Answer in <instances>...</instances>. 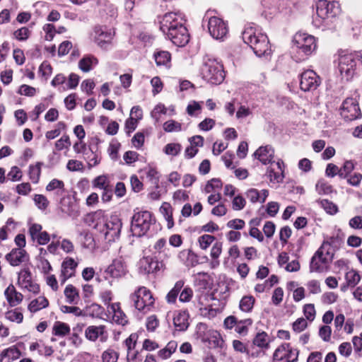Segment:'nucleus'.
<instances>
[{
  "label": "nucleus",
  "mask_w": 362,
  "mask_h": 362,
  "mask_svg": "<svg viewBox=\"0 0 362 362\" xmlns=\"http://www.w3.org/2000/svg\"><path fill=\"white\" fill-rule=\"evenodd\" d=\"M34 202L38 209L45 210L49 205V201L45 196L42 194H35L34 197Z\"/></svg>",
  "instance_id": "60"
},
{
  "label": "nucleus",
  "mask_w": 362,
  "mask_h": 362,
  "mask_svg": "<svg viewBox=\"0 0 362 362\" xmlns=\"http://www.w3.org/2000/svg\"><path fill=\"white\" fill-rule=\"evenodd\" d=\"M345 280L347 286L353 288L361 281V276L356 271L351 269L345 274Z\"/></svg>",
  "instance_id": "43"
},
{
  "label": "nucleus",
  "mask_w": 362,
  "mask_h": 362,
  "mask_svg": "<svg viewBox=\"0 0 362 362\" xmlns=\"http://www.w3.org/2000/svg\"><path fill=\"white\" fill-rule=\"evenodd\" d=\"M103 313V308L96 303H93L86 308V314L92 317H98L102 315Z\"/></svg>",
  "instance_id": "57"
},
{
  "label": "nucleus",
  "mask_w": 362,
  "mask_h": 362,
  "mask_svg": "<svg viewBox=\"0 0 362 362\" xmlns=\"http://www.w3.org/2000/svg\"><path fill=\"white\" fill-rule=\"evenodd\" d=\"M293 49L302 54L299 60L310 54L317 47L315 37L304 33H297L293 37Z\"/></svg>",
  "instance_id": "7"
},
{
  "label": "nucleus",
  "mask_w": 362,
  "mask_h": 362,
  "mask_svg": "<svg viewBox=\"0 0 362 362\" xmlns=\"http://www.w3.org/2000/svg\"><path fill=\"white\" fill-rule=\"evenodd\" d=\"M254 156L263 165L274 163V149L270 145L260 146L254 153Z\"/></svg>",
  "instance_id": "22"
},
{
  "label": "nucleus",
  "mask_w": 362,
  "mask_h": 362,
  "mask_svg": "<svg viewBox=\"0 0 362 362\" xmlns=\"http://www.w3.org/2000/svg\"><path fill=\"white\" fill-rule=\"evenodd\" d=\"M66 127L65 124L63 122H59L57 124V128L46 132L45 136L47 139H54L60 135L61 131L64 129Z\"/></svg>",
  "instance_id": "55"
},
{
  "label": "nucleus",
  "mask_w": 362,
  "mask_h": 362,
  "mask_svg": "<svg viewBox=\"0 0 362 362\" xmlns=\"http://www.w3.org/2000/svg\"><path fill=\"white\" fill-rule=\"evenodd\" d=\"M253 344L259 347H265L268 344V336L266 332L258 333L253 340Z\"/></svg>",
  "instance_id": "56"
},
{
  "label": "nucleus",
  "mask_w": 362,
  "mask_h": 362,
  "mask_svg": "<svg viewBox=\"0 0 362 362\" xmlns=\"http://www.w3.org/2000/svg\"><path fill=\"white\" fill-rule=\"evenodd\" d=\"M177 347V344L175 341H170L168 343L166 346L158 351V356L162 360L168 358L173 353H174Z\"/></svg>",
  "instance_id": "42"
},
{
  "label": "nucleus",
  "mask_w": 362,
  "mask_h": 362,
  "mask_svg": "<svg viewBox=\"0 0 362 362\" xmlns=\"http://www.w3.org/2000/svg\"><path fill=\"white\" fill-rule=\"evenodd\" d=\"M137 339V334L133 333L124 341V344L127 350V359L129 362L137 358V351H135Z\"/></svg>",
  "instance_id": "25"
},
{
  "label": "nucleus",
  "mask_w": 362,
  "mask_h": 362,
  "mask_svg": "<svg viewBox=\"0 0 362 362\" xmlns=\"http://www.w3.org/2000/svg\"><path fill=\"white\" fill-rule=\"evenodd\" d=\"M182 146L177 143L168 144L164 148V153L169 156H175L181 151Z\"/></svg>",
  "instance_id": "53"
},
{
  "label": "nucleus",
  "mask_w": 362,
  "mask_h": 362,
  "mask_svg": "<svg viewBox=\"0 0 362 362\" xmlns=\"http://www.w3.org/2000/svg\"><path fill=\"white\" fill-rule=\"evenodd\" d=\"M85 336L88 340L92 341H95L99 338L102 342H105L108 338V334L104 325H91L88 327L85 331Z\"/></svg>",
  "instance_id": "21"
},
{
  "label": "nucleus",
  "mask_w": 362,
  "mask_h": 362,
  "mask_svg": "<svg viewBox=\"0 0 362 362\" xmlns=\"http://www.w3.org/2000/svg\"><path fill=\"white\" fill-rule=\"evenodd\" d=\"M189 314L186 311H178L173 317V324L178 331H185L189 326Z\"/></svg>",
  "instance_id": "26"
},
{
  "label": "nucleus",
  "mask_w": 362,
  "mask_h": 362,
  "mask_svg": "<svg viewBox=\"0 0 362 362\" xmlns=\"http://www.w3.org/2000/svg\"><path fill=\"white\" fill-rule=\"evenodd\" d=\"M156 222L153 214L148 211L135 213L132 218L131 230L133 235L141 237L146 234Z\"/></svg>",
  "instance_id": "5"
},
{
  "label": "nucleus",
  "mask_w": 362,
  "mask_h": 362,
  "mask_svg": "<svg viewBox=\"0 0 362 362\" xmlns=\"http://www.w3.org/2000/svg\"><path fill=\"white\" fill-rule=\"evenodd\" d=\"M21 354L19 349L13 346L4 349L0 354V361H15L20 358Z\"/></svg>",
  "instance_id": "33"
},
{
  "label": "nucleus",
  "mask_w": 362,
  "mask_h": 362,
  "mask_svg": "<svg viewBox=\"0 0 362 362\" xmlns=\"http://www.w3.org/2000/svg\"><path fill=\"white\" fill-rule=\"evenodd\" d=\"M341 117L347 121H352L361 117V110L358 102L354 98H347L342 103Z\"/></svg>",
  "instance_id": "13"
},
{
  "label": "nucleus",
  "mask_w": 362,
  "mask_h": 362,
  "mask_svg": "<svg viewBox=\"0 0 362 362\" xmlns=\"http://www.w3.org/2000/svg\"><path fill=\"white\" fill-rule=\"evenodd\" d=\"M46 190L48 192L55 191V194L62 196L65 193L64 183L63 181L53 179L46 186Z\"/></svg>",
  "instance_id": "36"
},
{
  "label": "nucleus",
  "mask_w": 362,
  "mask_h": 362,
  "mask_svg": "<svg viewBox=\"0 0 362 362\" xmlns=\"http://www.w3.org/2000/svg\"><path fill=\"white\" fill-rule=\"evenodd\" d=\"M84 159L86 160L88 168L90 169L97 166L100 163L101 155L100 153L89 148L88 151H85Z\"/></svg>",
  "instance_id": "30"
},
{
  "label": "nucleus",
  "mask_w": 362,
  "mask_h": 362,
  "mask_svg": "<svg viewBox=\"0 0 362 362\" xmlns=\"http://www.w3.org/2000/svg\"><path fill=\"white\" fill-rule=\"evenodd\" d=\"M98 64V59L93 56H86L78 62V67L83 72H88Z\"/></svg>",
  "instance_id": "34"
},
{
  "label": "nucleus",
  "mask_w": 362,
  "mask_h": 362,
  "mask_svg": "<svg viewBox=\"0 0 362 362\" xmlns=\"http://www.w3.org/2000/svg\"><path fill=\"white\" fill-rule=\"evenodd\" d=\"M245 43L247 44L257 57L270 54L268 37L256 26L248 25L242 33Z\"/></svg>",
  "instance_id": "1"
},
{
  "label": "nucleus",
  "mask_w": 362,
  "mask_h": 362,
  "mask_svg": "<svg viewBox=\"0 0 362 362\" xmlns=\"http://www.w3.org/2000/svg\"><path fill=\"white\" fill-rule=\"evenodd\" d=\"M180 293L179 300L182 303L189 302L193 296V291L189 287L184 288Z\"/></svg>",
  "instance_id": "64"
},
{
  "label": "nucleus",
  "mask_w": 362,
  "mask_h": 362,
  "mask_svg": "<svg viewBox=\"0 0 362 362\" xmlns=\"http://www.w3.org/2000/svg\"><path fill=\"white\" fill-rule=\"evenodd\" d=\"M5 317L11 322L19 324L23 322V315L19 308H16L7 311Z\"/></svg>",
  "instance_id": "47"
},
{
  "label": "nucleus",
  "mask_w": 362,
  "mask_h": 362,
  "mask_svg": "<svg viewBox=\"0 0 362 362\" xmlns=\"http://www.w3.org/2000/svg\"><path fill=\"white\" fill-rule=\"evenodd\" d=\"M207 27L211 36L216 40L223 41L228 36V25L218 17H210L208 19Z\"/></svg>",
  "instance_id": "12"
},
{
  "label": "nucleus",
  "mask_w": 362,
  "mask_h": 362,
  "mask_svg": "<svg viewBox=\"0 0 362 362\" xmlns=\"http://www.w3.org/2000/svg\"><path fill=\"white\" fill-rule=\"evenodd\" d=\"M216 238L211 235L204 234L198 238V244L202 250H207L215 241Z\"/></svg>",
  "instance_id": "49"
},
{
  "label": "nucleus",
  "mask_w": 362,
  "mask_h": 362,
  "mask_svg": "<svg viewBox=\"0 0 362 362\" xmlns=\"http://www.w3.org/2000/svg\"><path fill=\"white\" fill-rule=\"evenodd\" d=\"M4 296L11 307H15L19 305L23 299V296L20 292H18L13 284H10L4 291Z\"/></svg>",
  "instance_id": "24"
},
{
  "label": "nucleus",
  "mask_w": 362,
  "mask_h": 362,
  "mask_svg": "<svg viewBox=\"0 0 362 362\" xmlns=\"http://www.w3.org/2000/svg\"><path fill=\"white\" fill-rule=\"evenodd\" d=\"M167 37L177 47H184L189 40V35L185 25L170 32Z\"/></svg>",
  "instance_id": "19"
},
{
  "label": "nucleus",
  "mask_w": 362,
  "mask_h": 362,
  "mask_svg": "<svg viewBox=\"0 0 362 362\" xmlns=\"http://www.w3.org/2000/svg\"><path fill=\"white\" fill-rule=\"evenodd\" d=\"M167 112V109L163 104H158L157 105L153 110H152L151 115V117L156 119V122H158L160 119V115L161 114L165 115Z\"/></svg>",
  "instance_id": "63"
},
{
  "label": "nucleus",
  "mask_w": 362,
  "mask_h": 362,
  "mask_svg": "<svg viewBox=\"0 0 362 362\" xmlns=\"http://www.w3.org/2000/svg\"><path fill=\"white\" fill-rule=\"evenodd\" d=\"M83 236V245L86 248L93 249L95 247L94 238L91 233L88 232H83L81 233Z\"/></svg>",
  "instance_id": "61"
},
{
  "label": "nucleus",
  "mask_w": 362,
  "mask_h": 362,
  "mask_svg": "<svg viewBox=\"0 0 362 362\" xmlns=\"http://www.w3.org/2000/svg\"><path fill=\"white\" fill-rule=\"evenodd\" d=\"M42 165V163L37 162L35 165H30L29 166V177L30 180L35 184H37L39 182L41 174V166Z\"/></svg>",
  "instance_id": "41"
},
{
  "label": "nucleus",
  "mask_w": 362,
  "mask_h": 362,
  "mask_svg": "<svg viewBox=\"0 0 362 362\" xmlns=\"http://www.w3.org/2000/svg\"><path fill=\"white\" fill-rule=\"evenodd\" d=\"M317 203L319 206L323 208L327 213L329 214H335L338 211L337 206L334 203L329 202L327 199L317 200Z\"/></svg>",
  "instance_id": "50"
},
{
  "label": "nucleus",
  "mask_w": 362,
  "mask_h": 362,
  "mask_svg": "<svg viewBox=\"0 0 362 362\" xmlns=\"http://www.w3.org/2000/svg\"><path fill=\"white\" fill-rule=\"evenodd\" d=\"M25 257V251L22 249H13L11 252L6 255V260L12 266H18L24 262Z\"/></svg>",
  "instance_id": "28"
},
{
  "label": "nucleus",
  "mask_w": 362,
  "mask_h": 362,
  "mask_svg": "<svg viewBox=\"0 0 362 362\" xmlns=\"http://www.w3.org/2000/svg\"><path fill=\"white\" fill-rule=\"evenodd\" d=\"M76 267L77 263L73 258L67 257L63 261L60 276L62 283H64L68 279L74 276Z\"/></svg>",
  "instance_id": "23"
},
{
  "label": "nucleus",
  "mask_w": 362,
  "mask_h": 362,
  "mask_svg": "<svg viewBox=\"0 0 362 362\" xmlns=\"http://www.w3.org/2000/svg\"><path fill=\"white\" fill-rule=\"evenodd\" d=\"M341 12L340 4L337 1L319 0L316 4V16L313 19V24L316 28L327 25Z\"/></svg>",
  "instance_id": "3"
},
{
  "label": "nucleus",
  "mask_w": 362,
  "mask_h": 362,
  "mask_svg": "<svg viewBox=\"0 0 362 362\" xmlns=\"http://www.w3.org/2000/svg\"><path fill=\"white\" fill-rule=\"evenodd\" d=\"M79 76L76 74H71L69 76L66 86L63 87V90L74 89L77 87L79 82Z\"/></svg>",
  "instance_id": "62"
},
{
  "label": "nucleus",
  "mask_w": 362,
  "mask_h": 362,
  "mask_svg": "<svg viewBox=\"0 0 362 362\" xmlns=\"http://www.w3.org/2000/svg\"><path fill=\"white\" fill-rule=\"evenodd\" d=\"M107 218L105 212L100 209L86 214L83 218V221L86 225L99 232L101 227H104V223Z\"/></svg>",
  "instance_id": "16"
},
{
  "label": "nucleus",
  "mask_w": 362,
  "mask_h": 362,
  "mask_svg": "<svg viewBox=\"0 0 362 362\" xmlns=\"http://www.w3.org/2000/svg\"><path fill=\"white\" fill-rule=\"evenodd\" d=\"M320 83L319 76L313 70H307L300 75V86L305 92L315 90Z\"/></svg>",
  "instance_id": "14"
},
{
  "label": "nucleus",
  "mask_w": 362,
  "mask_h": 362,
  "mask_svg": "<svg viewBox=\"0 0 362 362\" xmlns=\"http://www.w3.org/2000/svg\"><path fill=\"white\" fill-rule=\"evenodd\" d=\"M185 284L184 281H177L174 287L168 292L166 296V300L169 303H174L176 301L178 294L183 288Z\"/></svg>",
  "instance_id": "38"
},
{
  "label": "nucleus",
  "mask_w": 362,
  "mask_h": 362,
  "mask_svg": "<svg viewBox=\"0 0 362 362\" xmlns=\"http://www.w3.org/2000/svg\"><path fill=\"white\" fill-rule=\"evenodd\" d=\"M122 228V222L120 218L116 216H111L110 218H107L104 223V227H101V230L99 231L104 238L108 241H115V239L118 238L120 235Z\"/></svg>",
  "instance_id": "10"
},
{
  "label": "nucleus",
  "mask_w": 362,
  "mask_h": 362,
  "mask_svg": "<svg viewBox=\"0 0 362 362\" xmlns=\"http://www.w3.org/2000/svg\"><path fill=\"white\" fill-rule=\"evenodd\" d=\"M203 78L212 85L221 83L225 78L223 65L216 59H208L202 69Z\"/></svg>",
  "instance_id": "6"
},
{
  "label": "nucleus",
  "mask_w": 362,
  "mask_h": 362,
  "mask_svg": "<svg viewBox=\"0 0 362 362\" xmlns=\"http://www.w3.org/2000/svg\"><path fill=\"white\" fill-rule=\"evenodd\" d=\"M335 240V238L331 237L322 243L311 259L310 265L311 272H324L329 269L334 258V250L332 245L334 244Z\"/></svg>",
  "instance_id": "2"
},
{
  "label": "nucleus",
  "mask_w": 362,
  "mask_h": 362,
  "mask_svg": "<svg viewBox=\"0 0 362 362\" xmlns=\"http://www.w3.org/2000/svg\"><path fill=\"white\" fill-rule=\"evenodd\" d=\"M49 305V301L45 296H39L33 300L28 306L30 313H36Z\"/></svg>",
  "instance_id": "31"
},
{
  "label": "nucleus",
  "mask_w": 362,
  "mask_h": 362,
  "mask_svg": "<svg viewBox=\"0 0 362 362\" xmlns=\"http://www.w3.org/2000/svg\"><path fill=\"white\" fill-rule=\"evenodd\" d=\"M160 211L167 221V228H172L174 226L172 206L168 202H163L160 207Z\"/></svg>",
  "instance_id": "29"
},
{
  "label": "nucleus",
  "mask_w": 362,
  "mask_h": 362,
  "mask_svg": "<svg viewBox=\"0 0 362 362\" xmlns=\"http://www.w3.org/2000/svg\"><path fill=\"white\" fill-rule=\"evenodd\" d=\"M93 188L105 189L111 186L110 180L106 175H98L92 181Z\"/></svg>",
  "instance_id": "40"
},
{
  "label": "nucleus",
  "mask_w": 362,
  "mask_h": 362,
  "mask_svg": "<svg viewBox=\"0 0 362 362\" xmlns=\"http://www.w3.org/2000/svg\"><path fill=\"white\" fill-rule=\"evenodd\" d=\"M154 58L158 66H166L170 62V54L167 51H160L154 54Z\"/></svg>",
  "instance_id": "44"
},
{
  "label": "nucleus",
  "mask_w": 362,
  "mask_h": 362,
  "mask_svg": "<svg viewBox=\"0 0 362 362\" xmlns=\"http://www.w3.org/2000/svg\"><path fill=\"white\" fill-rule=\"evenodd\" d=\"M289 353V344H284L279 346L274 351L273 357L275 361H286V355Z\"/></svg>",
  "instance_id": "45"
},
{
  "label": "nucleus",
  "mask_w": 362,
  "mask_h": 362,
  "mask_svg": "<svg viewBox=\"0 0 362 362\" xmlns=\"http://www.w3.org/2000/svg\"><path fill=\"white\" fill-rule=\"evenodd\" d=\"M315 189L319 194H329L333 192L332 186L323 179L317 181Z\"/></svg>",
  "instance_id": "46"
},
{
  "label": "nucleus",
  "mask_w": 362,
  "mask_h": 362,
  "mask_svg": "<svg viewBox=\"0 0 362 362\" xmlns=\"http://www.w3.org/2000/svg\"><path fill=\"white\" fill-rule=\"evenodd\" d=\"M163 129L167 132H180L182 130V124L175 120L170 119L163 124Z\"/></svg>",
  "instance_id": "54"
},
{
  "label": "nucleus",
  "mask_w": 362,
  "mask_h": 362,
  "mask_svg": "<svg viewBox=\"0 0 362 362\" xmlns=\"http://www.w3.org/2000/svg\"><path fill=\"white\" fill-rule=\"evenodd\" d=\"M61 211L70 216H78V210L76 205L70 200L69 198L62 199L60 202Z\"/></svg>",
  "instance_id": "32"
},
{
  "label": "nucleus",
  "mask_w": 362,
  "mask_h": 362,
  "mask_svg": "<svg viewBox=\"0 0 362 362\" xmlns=\"http://www.w3.org/2000/svg\"><path fill=\"white\" fill-rule=\"evenodd\" d=\"M64 296L67 303L70 304L76 303L79 298L78 290L71 284L67 285L65 288Z\"/></svg>",
  "instance_id": "39"
},
{
  "label": "nucleus",
  "mask_w": 362,
  "mask_h": 362,
  "mask_svg": "<svg viewBox=\"0 0 362 362\" xmlns=\"http://www.w3.org/2000/svg\"><path fill=\"white\" fill-rule=\"evenodd\" d=\"M134 306L139 311L144 313L150 310L154 303V298L151 292L144 286L139 287L130 296Z\"/></svg>",
  "instance_id": "8"
},
{
  "label": "nucleus",
  "mask_w": 362,
  "mask_h": 362,
  "mask_svg": "<svg viewBox=\"0 0 362 362\" xmlns=\"http://www.w3.org/2000/svg\"><path fill=\"white\" fill-rule=\"evenodd\" d=\"M30 30L27 27H22L13 32V35L15 39L19 41H25L30 35Z\"/></svg>",
  "instance_id": "52"
},
{
  "label": "nucleus",
  "mask_w": 362,
  "mask_h": 362,
  "mask_svg": "<svg viewBox=\"0 0 362 362\" xmlns=\"http://www.w3.org/2000/svg\"><path fill=\"white\" fill-rule=\"evenodd\" d=\"M70 146L71 141L68 135H64L55 142V148L57 151L69 148Z\"/></svg>",
  "instance_id": "59"
},
{
  "label": "nucleus",
  "mask_w": 362,
  "mask_h": 362,
  "mask_svg": "<svg viewBox=\"0 0 362 362\" xmlns=\"http://www.w3.org/2000/svg\"><path fill=\"white\" fill-rule=\"evenodd\" d=\"M111 308L113 312V320L119 325H124L127 322V316L121 310L118 303H112Z\"/></svg>",
  "instance_id": "37"
},
{
  "label": "nucleus",
  "mask_w": 362,
  "mask_h": 362,
  "mask_svg": "<svg viewBox=\"0 0 362 362\" xmlns=\"http://www.w3.org/2000/svg\"><path fill=\"white\" fill-rule=\"evenodd\" d=\"M129 272L128 267L126 261L122 257L114 259L112 263L107 266L104 272V277L105 279H122L124 278Z\"/></svg>",
  "instance_id": "11"
},
{
  "label": "nucleus",
  "mask_w": 362,
  "mask_h": 362,
  "mask_svg": "<svg viewBox=\"0 0 362 362\" xmlns=\"http://www.w3.org/2000/svg\"><path fill=\"white\" fill-rule=\"evenodd\" d=\"M185 25V19L182 13L180 12H169L163 16L160 21V29L165 35L177 28Z\"/></svg>",
  "instance_id": "9"
},
{
  "label": "nucleus",
  "mask_w": 362,
  "mask_h": 362,
  "mask_svg": "<svg viewBox=\"0 0 362 362\" xmlns=\"http://www.w3.org/2000/svg\"><path fill=\"white\" fill-rule=\"evenodd\" d=\"M95 42L103 49H107L113 39L115 33L107 28L97 26L94 29Z\"/></svg>",
  "instance_id": "15"
},
{
  "label": "nucleus",
  "mask_w": 362,
  "mask_h": 362,
  "mask_svg": "<svg viewBox=\"0 0 362 362\" xmlns=\"http://www.w3.org/2000/svg\"><path fill=\"white\" fill-rule=\"evenodd\" d=\"M70 330V327L66 323L57 321L52 327V334L57 337H64L69 334Z\"/></svg>",
  "instance_id": "35"
},
{
  "label": "nucleus",
  "mask_w": 362,
  "mask_h": 362,
  "mask_svg": "<svg viewBox=\"0 0 362 362\" xmlns=\"http://www.w3.org/2000/svg\"><path fill=\"white\" fill-rule=\"evenodd\" d=\"M162 263L151 257H144L139 262V272L142 274H149L160 270Z\"/></svg>",
  "instance_id": "18"
},
{
  "label": "nucleus",
  "mask_w": 362,
  "mask_h": 362,
  "mask_svg": "<svg viewBox=\"0 0 362 362\" xmlns=\"http://www.w3.org/2000/svg\"><path fill=\"white\" fill-rule=\"evenodd\" d=\"M270 165L267 169L266 175L272 182H280L283 180L284 172V162L282 160L279 159L277 161H274L273 165Z\"/></svg>",
  "instance_id": "20"
},
{
  "label": "nucleus",
  "mask_w": 362,
  "mask_h": 362,
  "mask_svg": "<svg viewBox=\"0 0 362 362\" xmlns=\"http://www.w3.org/2000/svg\"><path fill=\"white\" fill-rule=\"evenodd\" d=\"M103 362H117L118 360V354L112 349H108L103 352Z\"/></svg>",
  "instance_id": "58"
},
{
  "label": "nucleus",
  "mask_w": 362,
  "mask_h": 362,
  "mask_svg": "<svg viewBox=\"0 0 362 362\" xmlns=\"http://www.w3.org/2000/svg\"><path fill=\"white\" fill-rule=\"evenodd\" d=\"M255 298L252 296H245L242 298L240 302V309L243 312H250L255 303Z\"/></svg>",
  "instance_id": "48"
},
{
  "label": "nucleus",
  "mask_w": 362,
  "mask_h": 362,
  "mask_svg": "<svg viewBox=\"0 0 362 362\" xmlns=\"http://www.w3.org/2000/svg\"><path fill=\"white\" fill-rule=\"evenodd\" d=\"M223 243L220 241H215L211 249L210 256L215 260L216 264H218L219 262L217 260L222 252Z\"/></svg>",
  "instance_id": "51"
},
{
  "label": "nucleus",
  "mask_w": 362,
  "mask_h": 362,
  "mask_svg": "<svg viewBox=\"0 0 362 362\" xmlns=\"http://www.w3.org/2000/svg\"><path fill=\"white\" fill-rule=\"evenodd\" d=\"M18 283L22 288L33 293L37 294L40 292V286L32 281L31 273L28 269H24L18 273Z\"/></svg>",
  "instance_id": "17"
},
{
  "label": "nucleus",
  "mask_w": 362,
  "mask_h": 362,
  "mask_svg": "<svg viewBox=\"0 0 362 362\" xmlns=\"http://www.w3.org/2000/svg\"><path fill=\"white\" fill-rule=\"evenodd\" d=\"M358 52L347 49L337 52V68L342 77L346 81L351 80L356 73Z\"/></svg>",
  "instance_id": "4"
},
{
  "label": "nucleus",
  "mask_w": 362,
  "mask_h": 362,
  "mask_svg": "<svg viewBox=\"0 0 362 362\" xmlns=\"http://www.w3.org/2000/svg\"><path fill=\"white\" fill-rule=\"evenodd\" d=\"M269 195L267 189L258 191L257 189L251 188L246 192L247 198L252 202L264 203Z\"/></svg>",
  "instance_id": "27"
}]
</instances>
